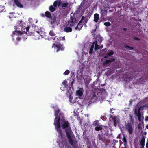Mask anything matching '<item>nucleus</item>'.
Listing matches in <instances>:
<instances>
[{
  "label": "nucleus",
  "instance_id": "1",
  "mask_svg": "<svg viewBox=\"0 0 148 148\" xmlns=\"http://www.w3.org/2000/svg\"><path fill=\"white\" fill-rule=\"evenodd\" d=\"M55 110V119L54 124L57 131L62 137L60 126L63 129H66V131L69 142L71 145H73V141L71 139L72 135V132L70 127L69 123L65 120L63 114L60 112V110L57 106L53 107Z\"/></svg>",
  "mask_w": 148,
  "mask_h": 148
},
{
  "label": "nucleus",
  "instance_id": "2",
  "mask_svg": "<svg viewBox=\"0 0 148 148\" xmlns=\"http://www.w3.org/2000/svg\"><path fill=\"white\" fill-rule=\"evenodd\" d=\"M24 31L25 34L28 35L32 36L35 39H39L41 38H46L45 29L42 27L35 26L34 27L28 26Z\"/></svg>",
  "mask_w": 148,
  "mask_h": 148
},
{
  "label": "nucleus",
  "instance_id": "3",
  "mask_svg": "<svg viewBox=\"0 0 148 148\" xmlns=\"http://www.w3.org/2000/svg\"><path fill=\"white\" fill-rule=\"evenodd\" d=\"M148 101V97H147L141 101L137 105L135 108L134 113L137 116L139 121L140 122L143 118V114L140 111L143 110L144 108L146 107H148V105H146V102Z\"/></svg>",
  "mask_w": 148,
  "mask_h": 148
},
{
  "label": "nucleus",
  "instance_id": "4",
  "mask_svg": "<svg viewBox=\"0 0 148 148\" xmlns=\"http://www.w3.org/2000/svg\"><path fill=\"white\" fill-rule=\"evenodd\" d=\"M23 22L22 21H18L17 23V25L14 26V29L15 30L13 32L12 35L13 40L16 39L17 40H20L17 36H21L23 34V33L20 30V29L23 28ZM21 29L22 30V29Z\"/></svg>",
  "mask_w": 148,
  "mask_h": 148
},
{
  "label": "nucleus",
  "instance_id": "5",
  "mask_svg": "<svg viewBox=\"0 0 148 148\" xmlns=\"http://www.w3.org/2000/svg\"><path fill=\"white\" fill-rule=\"evenodd\" d=\"M72 15L74 16L73 14H71L70 19L67 23L68 26H70L73 29H74L75 30L79 31L81 29L82 26V25L81 23L82 21L83 17L79 21L77 26H76L78 22V21L76 20L73 16H72Z\"/></svg>",
  "mask_w": 148,
  "mask_h": 148
},
{
  "label": "nucleus",
  "instance_id": "6",
  "mask_svg": "<svg viewBox=\"0 0 148 148\" xmlns=\"http://www.w3.org/2000/svg\"><path fill=\"white\" fill-rule=\"evenodd\" d=\"M100 47L101 48H102L103 47V45H101ZM94 48V49L95 51L98 50L100 48V46L97 44L96 41L94 42L91 45L89 51V54H92Z\"/></svg>",
  "mask_w": 148,
  "mask_h": 148
},
{
  "label": "nucleus",
  "instance_id": "7",
  "mask_svg": "<svg viewBox=\"0 0 148 148\" xmlns=\"http://www.w3.org/2000/svg\"><path fill=\"white\" fill-rule=\"evenodd\" d=\"M52 47L54 48L55 51H56V52H58L60 50H63L64 49V47L63 45L58 43L53 44Z\"/></svg>",
  "mask_w": 148,
  "mask_h": 148
},
{
  "label": "nucleus",
  "instance_id": "8",
  "mask_svg": "<svg viewBox=\"0 0 148 148\" xmlns=\"http://www.w3.org/2000/svg\"><path fill=\"white\" fill-rule=\"evenodd\" d=\"M60 20V18L56 17H54L53 18H51L50 22L52 27L54 28L55 26L57 25L59 23Z\"/></svg>",
  "mask_w": 148,
  "mask_h": 148
},
{
  "label": "nucleus",
  "instance_id": "9",
  "mask_svg": "<svg viewBox=\"0 0 148 148\" xmlns=\"http://www.w3.org/2000/svg\"><path fill=\"white\" fill-rule=\"evenodd\" d=\"M84 90L83 88H79L76 92V95L78 97V98L80 99H83L84 98L83 93Z\"/></svg>",
  "mask_w": 148,
  "mask_h": 148
},
{
  "label": "nucleus",
  "instance_id": "10",
  "mask_svg": "<svg viewBox=\"0 0 148 148\" xmlns=\"http://www.w3.org/2000/svg\"><path fill=\"white\" fill-rule=\"evenodd\" d=\"M125 130L129 132L130 134H132L133 131L132 124L131 123H128L126 125L125 127Z\"/></svg>",
  "mask_w": 148,
  "mask_h": 148
},
{
  "label": "nucleus",
  "instance_id": "11",
  "mask_svg": "<svg viewBox=\"0 0 148 148\" xmlns=\"http://www.w3.org/2000/svg\"><path fill=\"white\" fill-rule=\"evenodd\" d=\"M97 100V98L94 94L91 95L90 97L88 98V101L89 103H92L96 101Z\"/></svg>",
  "mask_w": 148,
  "mask_h": 148
},
{
  "label": "nucleus",
  "instance_id": "12",
  "mask_svg": "<svg viewBox=\"0 0 148 148\" xmlns=\"http://www.w3.org/2000/svg\"><path fill=\"white\" fill-rule=\"evenodd\" d=\"M67 92H66V95H67L70 97H72V89H71L70 87H68V88H67Z\"/></svg>",
  "mask_w": 148,
  "mask_h": 148
},
{
  "label": "nucleus",
  "instance_id": "13",
  "mask_svg": "<svg viewBox=\"0 0 148 148\" xmlns=\"http://www.w3.org/2000/svg\"><path fill=\"white\" fill-rule=\"evenodd\" d=\"M109 119L111 121H112L113 120V121L114 122V123H115V124H114V126H116L117 123H119V120L118 118L116 119V118H113L112 116L110 117Z\"/></svg>",
  "mask_w": 148,
  "mask_h": 148
},
{
  "label": "nucleus",
  "instance_id": "14",
  "mask_svg": "<svg viewBox=\"0 0 148 148\" xmlns=\"http://www.w3.org/2000/svg\"><path fill=\"white\" fill-rule=\"evenodd\" d=\"M78 99V97H77L76 98H73L72 96L70 97H69V101L72 103H74L76 102L77 100Z\"/></svg>",
  "mask_w": 148,
  "mask_h": 148
},
{
  "label": "nucleus",
  "instance_id": "15",
  "mask_svg": "<svg viewBox=\"0 0 148 148\" xmlns=\"http://www.w3.org/2000/svg\"><path fill=\"white\" fill-rule=\"evenodd\" d=\"M90 45V44L89 43H85L84 45V48L82 49L83 51L84 52L85 50H86L87 51V53H88V48H89Z\"/></svg>",
  "mask_w": 148,
  "mask_h": 148
},
{
  "label": "nucleus",
  "instance_id": "16",
  "mask_svg": "<svg viewBox=\"0 0 148 148\" xmlns=\"http://www.w3.org/2000/svg\"><path fill=\"white\" fill-rule=\"evenodd\" d=\"M72 28L70 26H68V25L67 24L66 27L64 28V30L66 32H70L72 31Z\"/></svg>",
  "mask_w": 148,
  "mask_h": 148
},
{
  "label": "nucleus",
  "instance_id": "17",
  "mask_svg": "<svg viewBox=\"0 0 148 148\" xmlns=\"http://www.w3.org/2000/svg\"><path fill=\"white\" fill-rule=\"evenodd\" d=\"M99 15L98 14H95L94 15V21L95 22H97L99 19Z\"/></svg>",
  "mask_w": 148,
  "mask_h": 148
},
{
  "label": "nucleus",
  "instance_id": "18",
  "mask_svg": "<svg viewBox=\"0 0 148 148\" xmlns=\"http://www.w3.org/2000/svg\"><path fill=\"white\" fill-rule=\"evenodd\" d=\"M61 3L62 2H61L56 1L54 2L53 5L55 7H56L58 5L59 6H60Z\"/></svg>",
  "mask_w": 148,
  "mask_h": 148
},
{
  "label": "nucleus",
  "instance_id": "19",
  "mask_svg": "<svg viewBox=\"0 0 148 148\" xmlns=\"http://www.w3.org/2000/svg\"><path fill=\"white\" fill-rule=\"evenodd\" d=\"M14 2L16 4L18 7L20 8H23V6L18 1V0H14Z\"/></svg>",
  "mask_w": 148,
  "mask_h": 148
},
{
  "label": "nucleus",
  "instance_id": "20",
  "mask_svg": "<svg viewBox=\"0 0 148 148\" xmlns=\"http://www.w3.org/2000/svg\"><path fill=\"white\" fill-rule=\"evenodd\" d=\"M70 83V82H68L66 80H65L64 81L62 82V84L66 88H68L67 87L68 85Z\"/></svg>",
  "mask_w": 148,
  "mask_h": 148
},
{
  "label": "nucleus",
  "instance_id": "21",
  "mask_svg": "<svg viewBox=\"0 0 148 148\" xmlns=\"http://www.w3.org/2000/svg\"><path fill=\"white\" fill-rule=\"evenodd\" d=\"M114 52L112 51H110L108 53L106 56L105 57V58H107L108 56H110L113 54Z\"/></svg>",
  "mask_w": 148,
  "mask_h": 148
},
{
  "label": "nucleus",
  "instance_id": "22",
  "mask_svg": "<svg viewBox=\"0 0 148 148\" xmlns=\"http://www.w3.org/2000/svg\"><path fill=\"white\" fill-rule=\"evenodd\" d=\"M115 60L114 59H112L110 60H107L104 63L105 64L109 63L111 62H114Z\"/></svg>",
  "mask_w": 148,
  "mask_h": 148
},
{
  "label": "nucleus",
  "instance_id": "23",
  "mask_svg": "<svg viewBox=\"0 0 148 148\" xmlns=\"http://www.w3.org/2000/svg\"><path fill=\"white\" fill-rule=\"evenodd\" d=\"M101 14L103 16L105 15L107 13V11L106 10H101Z\"/></svg>",
  "mask_w": 148,
  "mask_h": 148
},
{
  "label": "nucleus",
  "instance_id": "24",
  "mask_svg": "<svg viewBox=\"0 0 148 148\" xmlns=\"http://www.w3.org/2000/svg\"><path fill=\"white\" fill-rule=\"evenodd\" d=\"M49 9L50 11L53 12L55 10V7H53V6H51L50 7Z\"/></svg>",
  "mask_w": 148,
  "mask_h": 148
},
{
  "label": "nucleus",
  "instance_id": "25",
  "mask_svg": "<svg viewBox=\"0 0 148 148\" xmlns=\"http://www.w3.org/2000/svg\"><path fill=\"white\" fill-rule=\"evenodd\" d=\"M95 130L97 131H99L102 130L101 127L100 126H99L95 128Z\"/></svg>",
  "mask_w": 148,
  "mask_h": 148
},
{
  "label": "nucleus",
  "instance_id": "26",
  "mask_svg": "<svg viewBox=\"0 0 148 148\" xmlns=\"http://www.w3.org/2000/svg\"><path fill=\"white\" fill-rule=\"evenodd\" d=\"M68 3H62L61 4V5L63 7H66L68 5Z\"/></svg>",
  "mask_w": 148,
  "mask_h": 148
},
{
  "label": "nucleus",
  "instance_id": "27",
  "mask_svg": "<svg viewBox=\"0 0 148 148\" xmlns=\"http://www.w3.org/2000/svg\"><path fill=\"white\" fill-rule=\"evenodd\" d=\"M45 14L46 16L49 18H50L51 17L50 13L49 12H46L45 13Z\"/></svg>",
  "mask_w": 148,
  "mask_h": 148
},
{
  "label": "nucleus",
  "instance_id": "28",
  "mask_svg": "<svg viewBox=\"0 0 148 148\" xmlns=\"http://www.w3.org/2000/svg\"><path fill=\"white\" fill-rule=\"evenodd\" d=\"M49 34L52 36H55V34L52 31H51L49 32Z\"/></svg>",
  "mask_w": 148,
  "mask_h": 148
},
{
  "label": "nucleus",
  "instance_id": "29",
  "mask_svg": "<svg viewBox=\"0 0 148 148\" xmlns=\"http://www.w3.org/2000/svg\"><path fill=\"white\" fill-rule=\"evenodd\" d=\"M104 25L106 26H108L110 25V22H108L105 23H104Z\"/></svg>",
  "mask_w": 148,
  "mask_h": 148
},
{
  "label": "nucleus",
  "instance_id": "30",
  "mask_svg": "<svg viewBox=\"0 0 148 148\" xmlns=\"http://www.w3.org/2000/svg\"><path fill=\"white\" fill-rule=\"evenodd\" d=\"M69 73H70V72H69V71L68 70H67L65 71L64 73V75H68V74H69Z\"/></svg>",
  "mask_w": 148,
  "mask_h": 148
},
{
  "label": "nucleus",
  "instance_id": "31",
  "mask_svg": "<svg viewBox=\"0 0 148 148\" xmlns=\"http://www.w3.org/2000/svg\"><path fill=\"white\" fill-rule=\"evenodd\" d=\"M58 40L59 41H61V40H64V41L65 40V39L64 38V37H60L58 39Z\"/></svg>",
  "mask_w": 148,
  "mask_h": 148
},
{
  "label": "nucleus",
  "instance_id": "32",
  "mask_svg": "<svg viewBox=\"0 0 148 148\" xmlns=\"http://www.w3.org/2000/svg\"><path fill=\"white\" fill-rule=\"evenodd\" d=\"M32 18H29V22L32 23Z\"/></svg>",
  "mask_w": 148,
  "mask_h": 148
},
{
  "label": "nucleus",
  "instance_id": "33",
  "mask_svg": "<svg viewBox=\"0 0 148 148\" xmlns=\"http://www.w3.org/2000/svg\"><path fill=\"white\" fill-rule=\"evenodd\" d=\"M146 147L147 148H148V139L147 141V143L146 144Z\"/></svg>",
  "mask_w": 148,
  "mask_h": 148
},
{
  "label": "nucleus",
  "instance_id": "34",
  "mask_svg": "<svg viewBox=\"0 0 148 148\" xmlns=\"http://www.w3.org/2000/svg\"><path fill=\"white\" fill-rule=\"evenodd\" d=\"M3 10H1V11L0 10V12H2L4 11V7H3Z\"/></svg>",
  "mask_w": 148,
  "mask_h": 148
},
{
  "label": "nucleus",
  "instance_id": "35",
  "mask_svg": "<svg viewBox=\"0 0 148 148\" xmlns=\"http://www.w3.org/2000/svg\"><path fill=\"white\" fill-rule=\"evenodd\" d=\"M145 120L146 121H148V116L146 117Z\"/></svg>",
  "mask_w": 148,
  "mask_h": 148
},
{
  "label": "nucleus",
  "instance_id": "36",
  "mask_svg": "<svg viewBox=\"0 0 148 148\" xmlns=\"http://www.w3.org/2000/svg\"><path fill=\"white\" fill-rule=\"evenodd\" d=\"M123 139H124V141L125 142L126 141V138L125 137H124Z\"/></svg>",
  "mask_w": 148,
  "mask_h": 148
},
{
  "label": "nucleus",
  "instance_id": "37",
  "mask_svg": "<svg viewBox=\"0 0 148 148\" xmlns=\"http://www.w3.org/2000/svg\"><path fill=\"white\" fill-rule=\"evenodd\" d=\"M126 48H130L129 47H128V46L127 47H126ZM130 48V49H132V48Z\"/></svg>",
  "mask_w": 148,
  "mask_h": 148
},
{
  "label": "nucleus",
  "instance_id": "38",
  "mask_svg": "<svg viewBox=\"0 0 148 148\" xmlns=\"http://www.w3.org/2000/svg\"><path fill=\"white\" fill-rule=\"evenodd\" d=\"M146 127L147 129H148V125H146Z\"/></svg>",
  "mask_w": 148,
  "mask_h": 148
},
{
  "label": "nucleus",
  "instance_id": "39",
  "mask_svg": "<svg viewBox=\"0 0 148 148\" xmlns=\"http://www.w3.org/2000/svg\"><path fill=\"white\" fill-rule=\"evenodd\" d=\"M140 124H139V125H138V128H140Z\"/></svg>",
  "mask_w": 148,
  "mask_h": 148
},
{
  "label": "nucleus",
  "instance_id": "40",
  "mask_svg": "<svg viewBox=\"0 0 148 148\" xmlns=\"http://www.w3.org/2000/svg\"><path fill=\"white\" fill-rule=\"evenodd\" d=\"M73 81L72 82H71V84H73Z\"/></svg>",
  "mask_w": 148,
  "mask_h": 148
},
{
  "label": "nucleus",
  "instance_id": "41",
  "mask_svg": "<svg viewBox=\"0 0 148 148\" xmlns=\"http://www.w3.org/2000/svg\"><path fill=\"white\" fill-rule=\"evenodd\" d=\"M124 29V30H126V29L125 28L124 29Z\"/></svg>",
  "mask_w": 148,
  "mask_h": 148
},
{
  "label": "nucleus",
  "instance_id": "42",
  "mask_svg": "<svg viewBox=\"0 0 148 148\" xmlns=\"http://www.w3.org/2000/svg\"><path fill=\"white\" fill-rule=\"evenodd\" d=\"M27 38H24L25 39H26Z\"/></svg>",
  "mask_w": 148,
  "mask_h": 148
},
{
  "label": "nucleus",
  "instance_id": "43",
  "mask_svg": "<svg viewBox=\"0 0 148 148\" xmlns=\"http://www.w3.org/2000/svg\"><path fill=\"white\" fill-rule=\"evenodd\" d=\"M137 40H139L138 38H137Z\"/></svg>",
  "mask_w": 148,
  "mask_h": 148
},
{
  "label": "nucleus",
  "instance_id": "44",
  "mask_svg": "<svg viewBox=\"0 0 148 148\" xmlns=\"http://www.w3.org/2000/svg\"><path fill=\"white\" fill-rule=\"evenodd\" d=\"M67 80L69 81V79H67Z\"/></svg>",
  "mask_w": 148,
  "mask_h": 148
},
{
  "label": "nucleus",
  "instance_id": "45",
  "mask_svg": "<svg viewBox=\"0 0 148 148\" xmlns=\"http://www.w3.org/2000/svg\"><path fill=\"white\" fill-rule=\"evenodd\" d=\"M110 110L111 111L112 110L111 109H110Z\"/></svg>",
  "mask_w": 148,
  "mask_h": 148
},
{
  "label": "nucleus",
  "instance_id": "46",
  "mask_svg": "<svg viewBox=\"0 0 148 148\" xmlns=\"http://www.w3.org/2000/svg\"><path fill=\"white\" fill-rule=\"evenodd\" d=\"M142 148H143L142 147Z\"/></svg>",
  "mask_w": 148,
  "mask_h": 148
}]
</instances>
